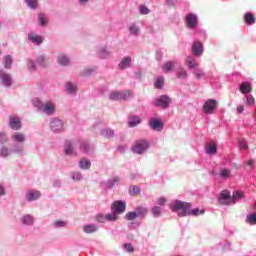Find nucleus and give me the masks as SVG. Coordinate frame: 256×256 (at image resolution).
Listing matches in <instances>:
<instances>
[{"mask_svg":"<svg viewBox=\"0 0 256 256\" xmlns=\"http://www.w3.org/2000/svg\"><path fill=\"white\" fill-rule=\"evenodd\" d=\"M217 109V100L215 99H208L203 106L204 113L211 115L213 111Z\"/></svg>","mask_w":256,"mask_h":256,"instance_id":"0eeeda50","label":"nucleus"},{"mask_svg":"<svg viewBox=\"0 0 256 256\" xmlns=\"http://www.w3.org/2000/svg\"><path fill=\"white\" fill-rule=\"evenodd\" d=\"M137 217H146L148 210L146 207L143 206H137L135 209Z\"/></svg>","mask_w":256,"mask_h":256,"instance_id":"6ab92c4d","label":"nucleus"},{"mask_svg":"<svg viewBox=\"0 0 256 256\" xmlns=\"http://www.w3.org/2000/svg\"><path fill=\"white\" fill-rule=\"evenodd\" d=\"M165 203H167V199H165V198H159L158 199V205H165Z\"/></svg>","mask_w":256,"mask_h":256,"instance_id":"052dcab7","label":"nucleus"},{"mask_svg":"<svg viewBox=\"0 0 256 256\" xmlns=\"http://www.w3.org/2000/svg\"><path fill=\"white\" fill-rule=\"evenodd\" d=\"M192 54L196 57L203 55V43L196 41L192 45Z\"/></svg>","mask_w":256,"mask_h":256,"instance_id":"9d476101","label":"nucleus"},{"mask_svg":"<svg viewBox=\"0 0 256 256\" xmlns=\"http://www.w3.org/2000/svg\"><path fill=\"white\" fill-rule=\"evenodd\" d=\"M118 182H119V178H117V177L113 178V183H111L109 185V187H113L115 185V183H118Z\"/></svg>","mask_w":256,"mask_h":256,"instance_id":"0e129e2a","label":"nucleus"},{"mask_svg":"<svg viewBox=\"0 0 256 256\" xmlns=\"http://www.w3.org/2000/svg\"><path fill=\"white\" fill-rule=\"evenodd\" d=\"M244 21L247 23V25L255 24V15H253L251 12L246 13L244 15Z\"/></svg>","mask_w":256,"mask_h":256,"instance_id":"aec40b11","label":"nucleus"},{"mask_svg":"<svg viewBox=\"0 0 256 256\" xmlns=\"http://www.w3.org/2000/svg\"><path fill=\"white\" fill-rule=\"evenodd\" d=\"M133 95V91L124 90L123 92L114 91L110 93L109 99L111 101H125V99H129Z\"/></svg>","mask_w":256,"mask_h":256,"instance_id":"7ed1b4c3","label":"nucleus"},{"mask_svg":"<svg viewBox=\"0 0 256 256\" xmlns=\"http://www.w3.org/2000/svg\"><path fill=\"white\" fill-rule=\"evenodd\" d=\"M38 21H39V25H41L42 27H45V25H47V18L45 17V14H39Z\"/></svg>","mask_w":256,"mask_h":256,"instance_id":"4c0bfd02","label":"nucleus"},{"mask_svg":"<svg viewBox=\"0 0 256 256\" xmlns=\"http://www.w3.org/2000/svg\"><path fill=\"white\" fill-rule=\"evenodd\" d=\"M54 225L56 226V227H65V222H63V221H55L54 222Z\"/></svg>","mask_w":256,"mask_h":256,"instance_id":"bf43d9fd","label":"nucleus"},{"mask_svg":"<svg viewBox=\"0 0 256 256\" xmlns=\"http://www.w3.org/2000/svg\"><path fill=\"white\" fill-rule=\"evenodd\" d=\"M178 79H187V70H185L183 68H179Z\"/></svg>","mask_w":256,"mask_h":256,"instance_id":"ea45409f","label":"nucleus"},{"mask_svg":"<svg viewBox=\"0 0 256 256\" xmlns=\"http://www.w3.org/2000/svg\"><path fill=\"white\" fill-rule=\"evenodd\" d=\"M220 175L222 179H229L231 177V170L224 168L220 171Z\"/></svg>","mask_w":256,"mask_h":256,"instance_id":"72a5a7b5","label":"nucleus"},{"mask_svg":"<svg viewBox=\"0 0 256 256\" xmlns=\"http://www.w3.org/2000/svg\"><path fill=\"white\" fill-rule=\"evenodd\" d=\"M218 203L220 205H233V198L229 190H222L220 197L218 198Z\"/></svg>","mask_w":256,"mask_h":256,"instance_id":"20e7f679","label":"nucleus"},{"mask_svg":"<svg viewBox=\"0 0 256 256\" xmlns=\"http://www.w3.org/2000/svg\"><path fill=\"white\" fill-rule=\"evenodd\" d=\"M141 123V118L139 116H132L129 121V127H137Z\"/></svg>","mask_w":256,"mask_h":256,"instance_id":"cd10ccee","label":"nucleus"},{"mask_svg":"<svg viewBox=\"0 0 256 256\" xmlns=\"http://www.w3.org/2000/svg\"><path fill=\"white\" fill-rule=\"evenodd\" d=\"M240 93H243V94L251 93V84L247 82H243L240 85Z\"/></svg>","mask_w":256,"mask_h":256,"instance_id":"393cba45","label":"nucleus"},{"mask_svg":"<svg viewBox=\"0 0 256 256\" xmlns=\"http://www.w3.org/2000/svg\"><path fill=\"white\" fill-rule=\"evenodd\" d=\"M124 248L126 251H128V253H133V251H135V248L133 245H131V243L124 244Z\"/></svg>","mask_w":256,"mask_h":256,"instance_id":"de8ad7c7","label":"nucleus"},{"mask_svg":"<svg viewBox=\"0 0 256 256\" xmlns=\"http://www.w3.org/2000/svg\"><path fill=\"white\" fill-rule=\"evenodd\" d=\"M102 135L106 139H111V138L115 137V132L112 129H104V130H102Z\"/></svg>","mask_w":256,"mask_h":256,"instance_id":"7c9ffc66","label":"nucleus"},{"mask_svg":"<svg viewBox=\"0 0 256 256\" xmlns=\"http://www.w3.org/2000/svg\"><path fill=\"white\" fill-rule=\"evenodd\" d=\"M11 139L14 143H25V134L21 133V132H16L14 134H12Z\"/></svg>","mask_w":256,"mask_h":256,"instance_id":"4468645a","label":"nucleus"},{"mask_svg":"<svg viewBox=\"0 0 256 256\" xmlns=\"http://www.w3.org/2000/svg\"><path fill=\"white\" fill-rule=\"evenodd\" d=\"M41 197V192L39 190H29L26 194L27 201H37Z\"/></svg>","mask_w":256,"mask_h":256,"instance_id":"9b49d317","label":"nucleus"},{"mask_svg":"<svg viewBox=\"0 0 256 256\" xmlns=\"http://www.w3.org/2000/svg\"><path fill=\"white\" fill-rule=\"evenodd\" d=\"M30 9H37V0H25Z\"/></svg>","mask_w":256,"mask_h":256,"instance_id":"37998d69","label":"nucleus"},{"mask_svg":"<svg viewBox=\"0 0 256 256\" xmlns=\"http://www.w3.org/2000/svg\"><path fill=\"white\" fill-rule=\"evenodd\" d=\"M115 212H112L110 214H106V221H117L119 217L117 216Z\"/></svg>","mask_w":256,"mask_h":256,"instance_id":"58836bf2","label":"nucleus"},{"mask_svg":"<svg viewBox=\"0 0 256 256\" xmlns=\"http://www.w3.org/2000/svg\"><path fill=\"white\" fill-rule=\"evenodd\" d=\"M196 79H201V77H205V72H203L202 70H198L193 72Z\"/></svg>","mask_w":256,"mask_h":256,"instance_id":"8fccbe9b","label":"nucleus"},{"mask_svg":"<svg viewBox=\"0 0 256 256\" xmlns=\"http://www.w3.org/2000/svg\"><path fill=\"white\" fill-rule=\"evenodd\" d=\"M139 11H140L141 15H149V13H150L149 8H147L146 6H143V5H141L139 7Z\"/></svg>","mask_w":256,"mask_h":256,"instance_id":"49530a36","label":"nucleus"},{"mask_svg":"<svg viewBox=\"0 0 256 256\" xmlns=\"http://www.w3.org/2000/svg\"><path fill=\"white\" fill-rule=\"evenodd\" d=\"M11 65H13V58L10 55L4 57V67L5 69H11Z\"/></svg>","mask_w":256,"mask_h":256,"instance_id":"2f4dec72","label":"nucleus"},{"mask_svg":"<svg viewBox=\"0 0 256 256\" xmlns=\"http://www.w3.org/2000/svg\"><path fill=\"white\" fill-rule=\"evenodd\" d=\"M82 149H83L84 151H86V153H87V151H89V144H88V143L84 144V145L82 146Z\"/></svg>","mask_w":256,"mask_h":256,"instance_id":"69168bd1","label":"nucleus"},{"mask_svg":"<svg viewBox=\"0 0 256 256\" xmlns=\"http://www.w3.org/2000/svg\"><path fill=\"white\" fill-rule=\"evenodd\" d=\"M151 147V144L147 140H138L134 142L132 146V151L136 153V155H143L147 149Z\"/></svg>","mask_w":256,"mask_h":256,"instance_id":"f03ea898","label":"nucleus"},{"mask_svg":"<svg viewBox=\"0 0 256 256\" xmlns=\"http://www.w3.org/2000/svg\"><path fill=\"white\" fill-rule=\"evenodd\" d=\"M2 157H7L9 155V148L7 147H3L1 150V154Z\"/></svg>","mask_w":256,"mask_h":256,"instance_id":"603ef678","label":"nucleus"},{"mask_svg":"<svg viewBox=\"0 0 256 256\" xmlns=\"http://www.w3.org/2000/svg\"><path fill=\"white\" fill-rule=\"evenodd\" d=\"M164 83H165V78H163V76H159L155 82L156 89H162Z\"/></svg>","mask_w":256,"mask_h":256,"instance_id":"f704fd0d","label":"nucleus"},{"mask_svg":"<svg viewBox=\"0 0 256 256\" xmlns=\"http://www.w3.org/2000/svg\"><path fill=\"white\" fill-rule=\"evenodd\" d=\"M0 143H7V134L5 132L0 133Z\"/></svg>","mask_w":256,"mask_h":256,"instance_id":"3c124183","label":"nucleus"},{"mask_svg":"<svg viewBox=\"0 0 256 256\" xmlns=\"http://www.w3.org/2000/svg\"><path fill=\"white\" fill-rule=\"evenodd\" d=\"M119 69H127L131 67V57L127 56L122 59V61L118 65Z\"/></svg>","mask_w":256,"mask_h":256,"instance_id":"dca6fc26","label":"nucleus"},{"mask_svg":"<svg viewBox=\"0 0 256 256\" xmlns=\"http://www.w3.org/2000/svg\"><path fill=\"white\" fill-rule=\"evenodd\" d=\"M71 177H72L73 181H81V179H83V176L79 172H73L71 174Z\"/></svg>","mask_w":256,"mask_h":256,"instance_id":"c03bdc74","label":"nucleus"},{"mask_svg":"<svg viewBox=\"0 0 256 256\" xmlns=\"http://www.w3.org/2000/svg\"><path fill=\"white\" fill-rule=\"evenodd\" d=\"M129 193L130 195H139V193H141V188H139V186H132L130 189H129Z\"/></svg>","mask_w":256,"mask_h":256,"instance_id":"e433bc0d","label":"nucleus"},{"mask_svg":"<svg viewBox=\"0 0 256 256\" xmlns=\"http://www.w3.org/2000/svg\"><path fill=\"white\" fill-rule=\"evenodd\" d=\"M66 90L68 91L69 95H75V93H77V86L71 82H67Z\"/></svg>","mask_w":256,"mask_h":256,"instance_id":"b1692460","label":"nucleus"},{"mask_svg":"<svg viewBox=\"0 0 256 256\" xmlns=\"http://www.w3.org/2000/svg\"><path fill=\"white\" fill-rule=\"evenodd\" d=\"M247 223L250 225H256V214H251L247 216Z\"/></svg>","mask_w":256,"mask_h":256,"instance_id":"a19ab883","label":"nucleus"},{"mask_svg":"<svg viewBox=\"0 0 256 256\" xmlns=\"http://www.w3.org/2000/svg\"><path fill=\"white\" fill-rule=\"evenodd\" d=\"M237 111H238V113H243V111H245V107L243 105H239L237 107Z\"/></svg>","mask_w":256,"mask_h":256,"instance_id":"e2e57ef3","label":"nucleus"},{"mask_svg":"<svg viewBox=\"0 0 256 256\" xmlns=\"http://www.w3.org/2000/svg\"><path fill=\"white\" fill-rule=\"evenodd\" d=\"M58 63H60V65H69V58L65 54H59Z\"/></svg>","mask_w":256,"mask_h":256,"instance_id":"c756f323","label":"nucleus"},{"mask_svg":"<svg viewBox=\"0 0 256 256\" xmlns=\"http://www.w3.org/2000/svg\"><path fill=\"white\" fill-rule=\"evenodd\" d=\"M37 63L38 65H42V67H45V57L44 56L38 57Z\"/></svg>","mask_w":256,"mask_h":256,"instance_id":"5fc2aeb1","label":"nucleus"},{"mask_svg":"<svg viewBox=\"0 0 256 256\" xmlns=\"http://www.w3.org/2000/svg\"><path fill=\"white\" fill-rule=\"evenodd\" d=\"M23 225H33V216L27 214L24 215L21 219Z\"/></svg>","mask_w":256,"mask_h":256,"instance_id":"c85d7f7f","label":"nucleus"},{"mask_svg":"<svg viewBox=\"0 0 256 256\" xmlns=\"http://www.w3.org/2000/svg\"><path fill=\"white\" fill-rule=\"evenodd\" d=\"M245 195L241 191H234L232 194V205H235L239 199H243Z\"/></svg>","mask_w":256,"mask_h":256,"instance_id":"412c9836","label":"nucleus"},{"mask_svg":"<svg viewBox=\"0 0 256 256\" xmlns=\"http://www.w3.org/2000/svg\"><path fill=\"white\" fill-rule=\"evenodd\" d=\"M98 228L95 224H89V225H85L83 227V231L84 233H95V231H97Z\"/></svg>","mask_w":256,"mask_h":256,"instance_id":"bb28decb","label":"nucleus"},{"mask_svg":"<svg viewBox=\"0 0 256 256\" xmlns=\"http://www.w3.org/2000/svg\"><path fill=\"white\" fill-rule=\"evenodd\" d=\"M29 40L32 43H35V45H41V43H43V37L36 35V34H30Z\"/></svg>","mask_w":256,"mask_h":256,"instance_id":"4be33fe9","label":"nucleus"},{"mask_svg":"<svg viewBox=\"0 0 256 256\" xmlns=\"http://www.w3.org/2000/svg\"><path fill=\"white\" fill-rule=\"evenodd\" d=\"M50 127L54 133H57V131H61V129H63V122L61 120H53Z\"/></svg>","mask_w":256,"mask_h":256,"instance_id":"2eb2a0df","label":"nucleus"},{"mask_svg":"<svg viewBox=\"0 0 256 256\" xmlns=\"http://www.w3.org/2000/svg\"><path fill=\"white\" fill-rule=\"evenodd\" d=\"M127 208V203L118 200L113 202L112 206H111V211L112 213H116L118 215H121L123 213H125V209Z\"/></svg>","mask_w":256,"mask_h":256,"instance_id":"423d86ee","label":"nucleus"},{"mask_svg":"<svg viewBox=\"0 0 256 256\" xmlns=\"http://www.w3.org/2000/svg\"><path fill=\"white\" fill-rule=\"evenodd\" d=\"M247 105H255V98H253V96L247 97Z\"/></svg>","mask_w":256,"mask_h":256,"instance_id":"4d7b16f0","label":"nucleus"},{"mask_svg":"<svg viewBox=\"0 0 256 256\" xmlns=\"http://www.w3.org/2000/svg\"><path fill=\"white\" fill-rule=\"evenodd\" d=\"M9 126L13 129V131H19L22 127L21 118L17 116L9 117Z\"/></svg>","mask_w":256,"mask_h":256,"instance_id":"1a4fd4ad","label":"nucleus"},{"mask_svg":"<svg viewBox=\"0 0 256 256\" xmlns=\"http://www.w3.org/2000/svg\"><path fill=\"white\" fill-rule=\"evenodd\" d=\"M254 164H255V161H253V160H248V161H247V165H248L249 167H253Z\"/></svg>","mask_w":256,"mask_h":256,"instance_id":"774afa93","label":"nucleus"},{"mask_svg":"<svg viewBox=\"0 0 256 256\" xmlns=\"http://www.w3.org/2000/svg\"><path fill=\"white\" fill-rule=\"evenodd\" d=\"M197 23H199L197 15L190 13L186 16V25L188 29H195L197 27Z\"/></svg>","mask_w":256,"mask_h":256,"instance_id":"6e6552de","label":"nucleus"},{"mask_svg":"<svg viewBox=\"0 0 256 256\" xmlns=\"http://www.w3.org/2000/svg\"><path fill=\"white\" fill-rule=\"evenodd\" d=\"M171 209L174 213H177V211H180L178 212V217H187V215H194V217H197L205 213V209L199 210L198 208H195L189 211V209H191V203H187L179 200H177L174 203Z\"/></svg>","mask_w":256,"mask_h":256,"instance_id":"f257e3e1","label":"nucleus"},{"mask_svg":"<svg viewBox=\"0 0 256 256\" xmlns=\"http://www.w3.org/2000/svg\"><path fill=\"white\" fill-rule=\"evenodd\" d=\"M28 67L30 71H35V63L33 61L28 62Z\"/></svg>","mask_w":256,"mask_h":256,"instance_id":"13d9d810","label":"nucleus"},{"mask_svg":"<svg viewBox=\"0 0 256 256\" xmlns=\"http://www.w3.org/2000/svg\"><path fill=\"white\" fill-rule=\"evenodd\" d=\"M155 107H161V109H167L171 105V98L167 95H161L154 101Z\"/></svg>","mask_w":256,"mask_h":256,"instance_id":"39448f33","label":"nucleus"},{"mask_svg":"<svg viewBox=\"0 0 256 256\" xmlns=\"http://www.w3.org/2000/svg\"><path fill=\"white\" fill-rule=\"evenodd\" d=\"M0 79L2 81V85L5 87H11V75L5 73L4 71H0Z\"/></svg>","mask_w":256,"mask_h":256,"instance_id":"f8f14e48","label":"nucleus"},{"mask_svg":"<svg viewBox=\"0 0 256 256\" xmlns=\"http://www.w3.org/2000/svg\"><path fill=\"white\" fill-rule=\"evenodd\" d=\"M166 5H168V7H173V5H175V4L173 3L172 0H167Z\"/></svg>","mask_w":256,"mask_h":256,"instance_id":"338daca9","label":"nucleus"},{"mask_svg":"<svg viewBox=\"0 0 256 256\" xmlns=\"http://www.w3.org/2000/svg\"><path fill=\"white\" fill-rule=\"evenodd\" d=\"M97 221L99 223H105V221H107V218L106 216H103L102 214H99L97 217H96Z\"/></svg>","mask_w":256,"mask_h":256,"instance_id":"864d4df0","label":"nucleus"},{"mask_svg":"<svg viewBox=\"0 0 256 256\" xmlns=\"http://www.w3.org/2000/svg\"><path fill=\"white\" fill-rule=\"evenodd\" d=\"M130 32H131L133 35H137V33H139V29L137 28V26L132 25V26L130 27Z\"/></svg>","mask_w":256,"mask_h":256,"instance_id":"6e6d98bb","label":"nucleus"},{"mask_svg":"<svg viewBox=\"0 0 256 256\" xmlns=\"http://www.w3.org/2000/svg\"><path fill=\"white\" fill-rule=\"evenodd\" d=\"M150 127L154 131H161L163 129V123L160 120L153 118L150 120Z\"/></svg>","mask_w":256,"mask_h":256,"instance_id":"ddd939ff","label":"nucleus"},{"mask_svg":"<svg viewBox=\"0 0 256 256\" xmlns=\"http://www.w3.org/2000/svg\"><path fill=\"white\" fill-rule=\"evenodd\" d=\"M43 111L46 113V115H53L55 112V106L51 102H46L43 107Z\"/></svg>","mask_w":256,"mask_h":256,"instance_id":"a211bd4d","label":"nucleus"},{"mask_svg":"<svg viewBox=\"0 0 256 256\" xmlns=\"http://www.w3.org/2000/svg\"><path fill=\"white\" fill-rule=\"evenodd\" d=\"M174 67H175V62L168 61L164 64L162 69H163L164 73H169V72L173 71Z\"/></svg>","mask_w":256,"mask_h":256,"instance_id":"a878e982","label":"nucleus"},{"mask_svg":"<svg viewBox=\"0 0 256 256\" xmlns=\"http://www.w3.org/2000/svg\"><path fill=\"white\" fill-rule=\"evenodd\" d=\"M152 214L154 215V217H159V215H161V207L154 206L152 208Z\"/></svg>","mask_w":256,"mask_h":256,"instance_id":"a18cd8bd","label":"nucleus"},{"mask_svg":"<svg viewBox=\"0 0 256 256\" xmlns=\"http://www.w3.org/2000/svg\"><path fill=\"white\" fill-rule=\"evenodd\" d=\"M186 65L188 69H197L199 67V64L191 56L186 57Z\"/></svg>","mask_w":256,"mask_h":256,"instance_id":"f3484780","label":"nucleus"},{"mask_svg":"<svg viewBox=\"0 0 256 256\" xmlns=\"http://www.w3.org/2000/svg\"><path fill=\"white\" fill-rule=\"evenodd\" d=\"M127 221H133V219H137V213L134 211V212H128L126 215H125Z\"/></svg>","mask_w":256,"mask_h":256,"instance_id":"79ce46f5","label":"nucleus"},{"mask_svg":"<svg viewBox=\"0 0 256 256\" xmlns=\"http://www.w3.org/2000/svg\"><path fill=\"white\" fill-rule=\"evenodd\" d=\"M207 155H216L217 154V145L215 143H210L206 147Z\"/></svg>","mask_w":256,"mask_h":256,"instance_id":"5701e85b","label":"nucleus"},{"mask_svg":"<svg viewBox=\"0 0 256 256\" xmlns=\"http://www.w3.org/2000/svg\"><path fill=\"white\" fill-rule=\"evenodd\" d=\"M91 73H93V70L86 69L82 75H83V77H87V75H91Z\"/></svg>","mask_w":256,"mask_h":256,"instance_id":"680f3d73","label":"nucleus"},{"mask_svg":"<svg viewBox=\"0 0 256 256\" xmlns=\"http://www.w3.org/2000/svg\"><path fill=\"white\" fill-rule=\"evenodd\" d=\"M238 145H239L240 149H248L247 142L243 139L238 141Z\"/></svg>","mask_w":256,"mask_h":256,"instance_id":"09e8293b","label":"nucleus"},{"mask_svg":"<svg viewBox=\"0 0 256 256\" xmlns=\"http://www.w3.org/2000/svg\"><path fill=\"white\" fill-rule=\"evenodd\" d=\"M80 167L82 169H90L91 168V161L87 160L86 158H82L80 160Z\"/></svg>","mask_w":256,"mask_h":256,"instance_id":"473e14b6","label":"nucleus"},{"mask_svg":"<svg viewBox=\"0 0 256 256\" xmlns=\"http://www.w3.org/2000/svg\"><path fill=\"white\" fill-rule=\"evenodd\" d=\"M65 155H73L75 152L73 151V146H71V143H66L65 145Z\"/></svg>","mask_w":256,"mask_h":256,"instance_id":"c9c22d12","label":"nucleus"}]
</instances>
